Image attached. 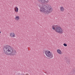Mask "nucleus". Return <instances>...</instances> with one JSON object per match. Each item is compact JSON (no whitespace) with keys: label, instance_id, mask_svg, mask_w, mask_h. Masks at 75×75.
<instances>
[{"label":"nucleus","instance_id":"10","mask_svg":"<svg viewBox=\"0 0 75 75\" xmlns=\"http://www.w3.org/2000/svg\"><path fill=\"white\" fill-rule=\"evenodd\" d=\"M60 10L62 11H64V8L62 6L61 7Z\"/></svg>","mask_w":75,"mask_h":75},{"label":"nucleus","instance_id":"7","mask_svg":"<svg viewBox=\"0 0 75 75\" xmlns=\"http://www.w3.org/2000/svg\"><path fill=\"white\" fill-rule=\"evenodd\" d=\"M66 62L67 64H70V59H66Z\"/></svg>","mask_w":75,"mask_h":75},{"label":"nucleus","instance_id":"8","mask_svg":"<svg viewBox=\"0 0 75 75\" xmlns=\"http://www.w3.org/2000/svg\"><path fill=\"white\" fill-rule=\"evenodd\" d=\"M50 52V51L47 50L45 52V54L47 56L48 55V54Z\"/></svg>","mask_w":75,"mask_h":75},{"label":"nucleus","instance_id":"3","mask_svg":"<svg viewBox=\"0 0 75 75\" xmlns=\"http://www.w3.org/2000/svg\"><path fill=\"white\" fill-rule=\"evenodd\" d=\"M55 25L52 26V29L54 30H55L56 32L59 33V34H62L63 33V30L60 27H57L55 28Z\"/></svg>","mask_w":75,"mask_h":75},{"label":"nucleus","instance_id":"4","mask_svg":"<svg viewBox=\"0 0 75 75\" xmlns=\"http://www.w3.org/2000/svg\"><path fill=\"white\" fill-rule=\"evenodd\" d=\"M37 1L40 3H41V4L43 6L47 4L49 2V0H37Z\"/></svg>","mask_w":75,"mask_h":75},{"label":"nucleus","instance_id":"12","mask_svg":"<svg viewBox=\"0 0 75 75\" xmlns=\"http://www.w3.org/2000/svg\"><path fill=\"white\" fill-rule=\"evenodd\" d=\"M14 9L15 10L16 12H17L18 11V8H17V7H16Z\"/></svg>","mask_w":75,"mask_h":75},{"label":"nucleus","instance_id":"9","mask_svg":"<svg viewBox=\"0 0 75 75\" xmlns=\"http://www.w3.org/2000/svg\"><path fill=\"white\" fill-rule=\"evenodd\" d=\"M57 51L59 54H62V52H61V51L59 49H58L57 50Z\"/></svg>","mask_w":75,"mask_h":75},{"label":"nucleus","instance_id":"14","mask_svg":"<svg viewBox=\"0 0 75 75\" xmlns=\"http://www.w3.org/2000/svg\"><path fill=\"white\" fill-rule=\"evenodd\" d=\"M0 33H1V32L0 31Z\"/></svg>","mask_w":75,"mask_h":75},{"label":"nucleus","instance_id":"2","mask_svg":"<svg viewBox=\"0 0 75 75\" xmlns=\"http://www.w3.org/2000/svg\"><path fill=\"white\" fill-rule=\"evenodd\" d=\"M40 11L41 13H46L47 14H50L52 11V8L50 5H48L47 6L45 5L41 7L40 8Z\"/></svg>","mask_w":75,"mask_h":75},{"label":"nucleus","instance_id":"11","mask_svg":"<svg viewBox=\"0 0 75 75\" xmlns=\"http://www.w3.org/2000/svg\"><path fill=\"white\" fill-rule=\"evenodd\" d=\"M20 18V17H19V16H16L15 18V19L16 20H18Z\"/></svg>","mask_w":75,"mask_h":75},{"label":"nucleus","instance_id":"1","mask_svg":"<svg viewBox=\"0 0 75 75\" xmlns=\"http://www.w3.org/2000/svg\"><path fill=\"white\" fill-rule=\"evenodd\" d=\"M3 50L4 54L7 55L14 56L17 54L16 50L9 45H6L4 47Z\"/></svg>","mask_w":75,"mask_h":75},{"label":"nucleus","instance_id":"5","mask_svg":"<svg viewBox=\"0 0 75 75\" xmlns=\"http://www.w3.org/2000/svg\"><path fill=\"white\" fill-rule=\"evenodd\" d=\"M47 57H50V58H52L53 57L52 53H51V52H50L48 54H47Z\"/></svg>","mask_w":75,"mask_h":75},{"label":"nucleus","instance_id":"6","mask_svg":"<svg viewBox=\"0 0 75 75\" xmlns=\"http://www.w3.org/2000/svg\"><path fill=\"white\" fill-rule=\"evenodd\" d=\"M10 36L11 37H15L16 35H15L14 33H12L10 34Z\"/></svg>","mask_w":75,"mask_h":75},{"label":"nucleus","instance_id":"13","mask_svg":"<svg viewBox=\"0 0 75 75\" xmlns=\"http://www.w3.org/2000/svg\"><path fill=\"white\" fill-rule=\"evenodd\" d=\"M63 45H64V46L65 47H67V45L65 43H64L63 44Z\"/></svg>","mask_w":75,"mask_h":75}]
</instances>
